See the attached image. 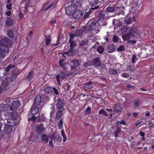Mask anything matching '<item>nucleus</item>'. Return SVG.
Wrapping results in <instances>:
<instances>
[{"label":"nucleus","instance_id":"obj_1","mask_svg":"<svg viewBox=\"0 0 154 154\" xmlns=\"http://www.w3.org/2000/svg\"><path fill=\"white\" fill-rule=\"evenodd\" d=\"M20 105V103L18 100H13L11 105L9 106L8 112L9 115L15 119L18 117V114L17 110V108Z\"/></svg>","mask_w":154,"mask_h":154},{"label":"nucleus","instance_id":"obj_2","mask_svg":"<svg viewBox=\"0 0 154 154\" xmlns=\"http://www.w3.org/2000/svg\"><path fill=\"white\" fill-rule=\"evenodd\" d=\"M6 41L5 43H3V45L0 47V56L2 58L5 57L6 54L5 53H7L8 52L9 49L8 47V42Z\"/></svg>","mask_w":154,"mask_h":154},{"label":"nucleus","instance_id":"obj_3","mask_svg":"<svg viewBox=\"0 0 154 154\" xmlns=\"http://www.w3.org/2000/svg\"><path fill=\"white\" fill-rule=\"evenodd\" d=\"M82 63L81 59H75L73 60L70 63L71 69H74L78 67Z\"/></svg>","mask_w":154,"mask_h":154},{"label":"nucleus","instance_id":"obj_4","mask_svg":"<svg viewBox=\"0 0 154 154\" xmlns=\"http://www.w3.org/2000/svg\"><path fill=\"white\" fill-rule=\"evenodd\" d=\"M84 13L82 11L78 10L75 11L72 14V17L74 19L79 20L82 17Z\"/></svg>","mask_w":154,"mask_h":154},{"label":"nucleus","instance_id":"obj_5","mask_svg":"<svg viewBox=\"0 0 154 154\" xmlns=\"http://www.w3.org/2000/svg\"><path fill=\"white\" fill-rule=\"evenodd\" d=\"M76 9L75 6H74L72 4H71L65 8L66 13L68 15H72L73 13Z\"/></svg>","mask_w":154,"mask_h":154},{"label":"nucleus","instance_id":"obj_6","mask_svg":"<svg viewBox=\"0 0 154 154\" xmlns=\"http://www.w3.org/2000/svg\"><path fill=\"white\" fill-rule=\"evenodd\" d=\"M98 20H93L91 23L89 25L94 30L93 32L94 34H96L98 33L99 31V29H98L97 26V24L98 23Z\"/></svg>","mask_w":154,"mask_h":154},{"label":"nucleus","instance_id":"obj_7","mask_svg":"<svg viewBox=\"0 0 154 154\" xmlns=\"http://www.w3.org/2000/svg\"><path fill=\"white\" fill-rule=\"evenodd\" d=\"M138 33L137 29L135 27H132L129 31V34L132 37H135L137 36Z\"/></svg>","mask_w":154,"mask_h":154},{"label":"nucleus","instance_id":"obj_8","mask_svg":"<svg viewBox=\"0 0 154 154\" xmlns=\"http://www.w3.org/2000/svg\"><path fill=\"white\" fill-rule=\"evenodd\" d=\"M8 116L9 117V118L7 120L8 125H9L13 127H14L16 125V124L15 123L14 120H16L17 117L16 119L14 118L11 116L9 115V114Z\"/></svg>","mask_w":154,"mask_h":154},{"label":"nucleus","instance_id":"obj_9","mask_svg":"<svg viewBox=\"0 0 154 154\" xmlns=\"http://www.w3.org/2000/svg\"><path fill=\"white\" fill-rule=\"evenodd\" d=\"M131 15V14H128L127 15L126 18L125 20V23L127 24H129L132 21L134 20V16H132L131 17L130 16Z\"/></svg>","mask_w":154,"mask_h":154},{"label":"nucleus","instance_id":"obj_10","mask_svg":"<svg viewBox=\"0 0 154 154\" xmlns=\"http://www.w3.org/2000/svg\"><path fill=\"white\" fill-rule=\"evenodd\" d=\"M57 108L58 109L61 110H64L63 106L65 105L63 101L60 98H58L57 101L56 103Z\"/></svg>","mask_w":154,"mask_h":154},{"label":"nucleus","instance_id":"obj_11","mask_svg":"<svg viewBox=\"0 0 154 154\" xmlns=\"http://www.w3.org/2000/svg\"><path fill=\"white\" fill-rule=\"evenodd\" d=\"M88 40H82L80 43V46L85 49L88 48Z\"/></svg>","mask_w":154,"mask_h":154},{"label":"nucleus","instance_id":"obj_12","mask_svg":"<svg viewBox=\"0 0 154 154\" xmlns=\"http://www.w3.org/2000/svg\"><path fill=\"white\" fill-rule=\"evenodd\" d=\"M100 59L99 57H97L94 59L92 62L93 65L95 67L100 66L101 64Z\"/></svg>","mask_w":154,"mask_h":154},{"label":"nucleus","instance_id":"obj_13","mask_svg":"<svg viewBox=\"0 0 154 154\" xmlns=\"http://www.w3.org/2000/svg\"><path fill=\"white\" fill-rule=\"evenodd\" d=\"M90 25L89 26H86L83 29L85 33H88L91 32L92 33H94L93 32L94 30Z\"/></svg>","mask_w":154,"mask_h":154},{"label":"nucleus","instance_id":"obj_14","mask_svg":"<svg viewBox=\"0 0 154 154\" xmlns=\"http://www.w3.org/2000/svg\"><path fill=\"white\" fill-rule=\"evenodd\" d=\"M37 106L34 105L32 106L31 108V113L32 114L34 115L37 114L38 112V107Z\"/></svg>","mask_w":154,"mask_h":154},{"label":"nucleus","instance_id":"obj_15","mask_svg":"<svg viewBox=\"0 0 154 154\" xmlns=\"http://www.w3.org/2000/svg\"><path fill=\"white\" fill-rule=\"evenodd\" d=\"M91 6H94L97 5L103 2V0H88Z\"/></svg>","mask_w":154,"mask_h":154},{"label":"nucleus","instance_id":"obj_16","mask_svg":"<svg viewBox=\"0 0 154 154\" xmlns=\"http://www.w3.org/2000/svg\"><path fill=\"white\" fill-rule=\"evenodd\" d=\"M65 60L63 59H60L59 62V64L60 66L63 68L64 70H66V63L64 62Z\"/></svg>","mask_w":154,"mask_h":154},{"label":"nucleus","instance_id":"obj_17","mask_svg":"<svg viewBox=\"0 0 154 154\" xmlns=\"http://www.w3.org/2000/svg\"><path fill=\"white\" fill-rule=\"evenodd\" d=\"M53 88L50 86L47 87L45 89V91L46 93L50 95H54V93L53 92Z\"/></svg>","mask_w":154,"mask_h":154},{"label":"nucleus","instance_id":"obj_18","mask_svg":"<svg viewBox=\"0 0 154 154\" xmlns=\"http://www.w3.org/2000/svg\"><path fill=\"white\" fill-rule=\"evenodd\" d=\"M122 110V107L119 104H116L114 106V110L115 113L117 114H119Z\"/></svg>","mask_w":154,"mask_h":154},{"label":"nucleus","instance_id":"obj_19","mask_svg":"<svg viewBox=\"0 0 154 154\" xmlns=\"http://www.w3.org/2000/svg\"><path fill=\"white\" fill-rule=\"evenodd\" d=\"M12 127L9 125H5L4 129V131L8 134H11L12 132Z\"/></svg>","mask_w":154,"mask_h":154},{"label":"nucleus","instance_id":"obj_20","mask_svg":"<svg viewBox=\"0 0 154 154\" xmlns=\"http://www.w3.org/2000/svg\"><path fill=\"white\" fill-rule=\"evenodd\" d=\"M41 97H35L34 99V105L39 106L41 102Z\"/></svg>","mask_w":154,"mask_h":154},{"label":"nucleus","instance_id":"obj_21","mask_svg":"<svg viewBox=\"0 0 154 154\" xmlns=\"http://www.w3.org/2000/svg\"><path fill=\"white\" fill-rule=\"evenodd\" d=\"M35 128L36 131L38 132H42L45 131L42 124L38 125Z\"/></svg>","mask_w":154,"mask_h":154},{"label":"nucleus","instance_id":"obj_22","mask_svg":"<svg viewBox=\"0 0 154 154\" xmlns=\"http://www.w3.org/2000/svg\"><path fill=\"white\" fill-rule=\"evenodd\" d=\"M75 33L76 37L79 38H81L83 35V31L81 29H77L75 31Z\"/></svg>","mask_w":154,"mask_h":154},{"label":"nucleus","instance_id":"obj_23","mask_svg":"<svg viewBox=\"0 0 154 154\" xmlns=\"http://www.w3.org/2000/svg\"><path fill=\"white\" fill-rule=\"evenodd\" d=\"M93 87V82H87L84 84L83 85L84 88L91 89Z\"/></svg>","mask_w":154,"mask_h":154},{"label":"nucleus","instance_id":"obj_24","mask_svg":"<svg viewBox=\"0 0 154 154\" xmlns=\"http://www.w3.org/2000/svg\"><path fill=\"white\" fill-rule=\"evenodd\" d=\"M21 72L22 71L21 70L16 68L12 71L11 73L12 75L15 76V77H16L17 75L20 74Z\"/></svg>","mask_w":154,"mask_h":154},{"label":"nucleus","instance_id":"obj_25","mask_svg":"<svg viewBox=\"0 0 154 154\" xmlns=\"http://www.w3.org/2000/svg\"><path fill=\"white\" fill-rule=\"evenodd\" d=\"M63 110L60 109L58 110L56 115L55 118L56 120L59 119L60 118L62 115V111Z\"/></svg>","mask_w":154,"mask_h":154},{"label":"nucleus","instance_id":"obj_26","mask_svg":"<svg viewBox=\"0 0 154 154\" xmlns=\"http://www.w3.org/2000/svg\"><path fill=\"white\" fill-rule=\"evenodd\" d=\"M7 109V105L3 103L0 104V116H1V112L4 111Z\"/></svg>","mask_w":154,"mask_h":154},{"label":"nucleus","instance_id":"obj_27","mask_svg":"<svg viewBox=\"0 0 154 154\" xmlns=\"http://www.w3.org/2000/svg\"><path fill=\"white\" fill-rule=\"evenodd\" d=\"M45 44L46 45L48 46L50 45L51 43V38L50 35L45 36Z\"/></svg>","mask_w":154,"mask_h":154},{"label":"nucleus","instance_id":"obj_28","mask_svg":"<svg viewBox=\"0 0 154 154\" xmlns=\"http://www.w3.org/2000/svg\"><path fill=\"white\" fill-rule=\"evenodd\" d=\"M2 86L6 88L8 85V79L4 78L2 81Z\"/></svg>","mask_w":154,"mask_h":154},{"label":"nucleus","instance_id":"obj_29","mask_svg":"<svg viewBox=\"0 0 154 154\" xmlns=\"http://www.w3.org/2000/svg\"><path fill=\"white\" fill-rule=\"evenodd\" d=\"M42 141L44 142L45 143H47L48 142V136L45 134H43L41 138Z\"/></svg>","mask_w":154,"mask_h":154},{"label":"nucleus","instance_id":"obj_30","mask_svg":"<svg viewBox=\"0 0 154 154\" xmlns=\"http://www.w3.org/2000/svg\"><path fill=\"white\" fill-rule=\"evenodd\" d=\"M130 36L129 34L128 33H127L123 35L122 38L124 41H127L128 42V40H129L130 38Z\"/></svg>","mask_w":154,"mask_h":154},{"label":"nucleus","instance_id":"obj_31","mask_svg":"<svg viewBox=\"0 0 154 154\" xmlns=\"http://www.w3.org/2000/svg\"><path fill=\"white\" fill-rule=\"evenodd\" d=\"M115 48L114 46L112 45H111L109 46L107 48V52L108 53H111L115 51Z\"/></svg>","mask_w":154,"mask_h":154},{"label":"nucleus","instance_id":"obj_32","mask_svg":"<svg viewBox=\"0 0 154 154\" xmlns=\"http://www.w3.org/2000/svg\"><path fill=\"white\" fill-rule=\"evenodd\" d=\"M81 4V2L80 0H76L74 4H72V5L74 6H75V8L76 9L77 8L80 7Z\"/></svg>","mask_w":154,"mask_h":154},{"label":"nucleus","instance_id":"obj_33","mask_svg":"<svg viewBox=\"0 0 154 154\" xmlns=\"http://www.w3.org/2000/svg\"><path fill=\"white\" fill-rule=\"evenodd\" d=\"M8 36L10 39L12 38L14 36V34L13 31L11 30H9L7 32Z\"/></svg>","mask_w":154,"mask_h":154},{"label":"nucleus","instance_id":"obj_34","mask_svg":"<svg viewBox=\"0 0 154 154\" xmlns=\"http://www.w3.org/2000/svg\"><path fill=\"white\" fill-rule=\"evenodd\" d=\"M109 73L111 75L117 74L118 73V71L116 69H110L109 70Z\"/></svg>","mask_w":154,"mask_h":154},{"label":"nucleus","instance_id":"obj_35","mask_svg":"<svg viewBox=\"0 0 154 154\" xmlns=\"http://www.w3.org/2000/svg\"><path fill=\"white\" fill-rule=\"evenodd\" d=\"M6 23L7 26H11L13 25V21L10 18H8L6 20Z\"/></svg>","mask_w":154,"mask_h":154},{"label":"nucleus","instance_id":"obj_36","mask_svg":"<svg viewBox=\"0 0 154 154\" xmlns=\"http://www.w3.org/2000/svg\"><path fill=\"white\" fill-rule=\"evenodd\" d=\"M104 50V48L101 46H99L97 48V51L99 54L103 53Z\"/></svg>","mask_w":154,"mask_h":154},{"label":"nucleus","instance_id":"obj_37","mask_svg":"<svg viewBox=\"0 0 154 154\" xmlns=\"http://www.w3.org/2000/svg\"><path fill=\"white\" fill-rule=\"evenodd\" d=\"M33 76V71H32L29 72L28 76L26 77V79L28 80H31Z\"/></svg>","mask_w":154,"mask_h":154},{"label":"nucleus","instance_id":"obj_38","mask_svg":"<svg viewBox=\"0 0 154 154\" xmlns=\"http://www.w3.org/2000/svg\"><path fill=\"white\" fill-rule=\"evenodd\" d=\"M106 12L108 13L113 12L115 11V8L112 7H107L106 9Z\"/></svg>","mask_w":154,"mask_h":154},{"label":"nucleus","instance_id":"obj_39","mask_svg":"<svg viewBox=\"0 0 154 154\" xmlns=\"http://www.w3.org/2000/svg\"><path fill=\"white\" fill-rule=\"evenodd\" d=\"M105 14L102 11L99 12L98 14V19L101 20L102 19H104Z\"/></svg>","mask_w":154,"mask_h":154},{"label":"nucleus","instance_id":"obj_40","mask_svg":"<svg viewBox=\"0 0 154 154\" xmlns=\"http://www.w3.org/2000/svg\"><path fill=\"white\" fill-rule=\"evenodd\" d=\"M15 65H12L11 64L8 65L5 68V71L6 72H8L11 69L14 68Z\"/></svg>","mask_w":154,"mask_h":154},{"label":"nucleus","instance_id":"obj_41","mask_svg":"<svg viewBox=\"0 0 154 154\" xmlns=\"http://www.w3.org/2000/svg\"><path fill=\"white\" fill-rule=\"evenodd\" d=\"M57 125L59 129H60L62 128L63 125V122L62 118L60 121L58 122Z\"/></svg>","mask_w":154,"mask_h":154},{"label":"nucleus","instance_id":"obj_42","mask_svg":"<svg viewBox=\"0 0 154 154\" xmlns=\"http://www.w3.org/2000/svg\"><path fill=\"white\" fill-rule=\"evenodd\" d=\"M70 44V47L72 48H74L76 45V42L74 41H69Z\"/></svg>","mask_w":154,"mask_h":154},{"label":"nucleus","instance_id":"obj_43","mask_svg":"<svg viewBox=\"0 0 154 154\" xmlns=\"http://www.w3.org/2000/svg\"><path fill=\"white\" fill-rule=\"evenodd\" d=\"M121 131V128H117L116 131L114 133V136L115 137H117L118 136L119 133Z\"/></svg>","mask_w":154,"mask_h":154},{"label":"nucleus","instance_id":"obj_44","mask_svg":"<svg viewBox=\"0 0 154 154\" xmlns=\"http://www.w3.org/2000/svg\"><path fill=\"white\" fill-rule=\"evenodd\" d=\"M56 81L58 82V84L59 85H61V83L60 82V74H57L56 75Z\"/></svg>","mask_w":154,"mask_h":154},{"label":"nucleus","instance_id":"obj_45","mask_svg":"<svg viewBox=\"0 0 154 154\" xmlns=\"http://www.w3.org/2000/svg\"><path fill=\"white\" fill-rule=\"evenodd\" d=\"M74 48H70L69 50L67 52V54L69 55H72L75 53L74 51L73 50Z\"/></svg>","mask_w":154,"mask_h":154},{"label":"nucleus","instance_id":"obj_46","mask_svg":"<svg viewBox=\"0 0 154 154\" xmlns=\"http://www.w3.org/2000/svg\"><path fill=\"white\" fill-rule=\"evenodd\" d=\"M69 36L70 38L69 41H73V38H74L75 37H76L75 33L73 34L71 33H70L69 35Z\"/></svg>","mask_w":154,"mask_h":154},{"label":"nucleus","instance_id":"obj_47","mask_svg":"<svg viewBox=\"0 0 154 154\" xmlns=\"http://www.w3.org/2000/svg\"><path fill=\"white\" fill-rule=\"evenodd\" d=\"M61 134L62 135L63 137V141L64 142H65L67 140V138H66V136L65 135V134L64 133V131L62 129L61 130Z\"/></svg>","mask_w":154,"mask_h":154},{"label":"nucleus","instance_id":"obj_48","mask_svg":"<svg viewBox=\"0 0 154 154\" xmlns=\"http://www.w3.org/2000/svg\"><path fill=\"white\" fill-rule=\"evenodd\" d=\"M132 63L133 64L134 63L136 62V60H137V59L136 57V55L134 54L133 55L131 58Z\"/></svg>","mask_w":154,"mask_h":154},{"label":"nucleus","instance_id":"obj_49","mask_svg":"<svg viewBox=\"0 0 154 154\" xmlns=\"http://www.w3.org/2000/svg\"><path fill=\"white\" fill-rule=\"evenodd\" d=\"M99 114H102L103 116H107L108 115L107 114L106 112L103 109H101L99 112Z\"/></svg>","mask_w":154,"mask_h":154},{"label":"nucleus","instance_id":"obj_50","mask_svg":"<svg viewBox=\"0 0 154 154\" xmlns=\"http://www.w3.org/2000/svg\"><path fill=\"white\" fill-rule=\"evenodd\" d=\"M54 4V3L53 2H52L50 5H48V6L46 7L45 9H44V11L45 12L46 11L48 10L51 7H52Z\"/></svg>","mask_w":154,"mask_h":154},{"label":"nucleus","instance_id":"obj_51","mask_svg":"<svg viewBox=\"0 0 154 154\" xmlns=\"http://www.w3.org/2000/svg\"><path fill=\"white\" fill-rule=\"evenodd\" d=\"M28 120L29 121L31 120L32 121V122H34L35 121H37V117H34V116H32L31 118H28Z\"/></svg>","mask_w":154,"mask_h":154},{"label":"nucleus","instance_id":"obj_52","mask_svg":"<svg viewBox=\"0 0 154 154\" xmlns=\"http://www.w3.org/2000/svg\"><path fill=\"white\" fill-rule=\"evenodd\" d=\"M98 24H99L100 26H106L107 25V23L105 22H102L100 20L99 21H98Z\"/></svg>","mask_w":154,"mask_h":154},{"label":"nucleus","instance_id":"obj_53","mask_svg":"<svg viewBox=\"0 0 154 154\" xmlns=\"http://www.w3.org/2000/svg\"><path fill=\"white\" fill-rule=\"evenodd\" d=\"M137 42L136 40H128V43L129 45H134Z\"/></svg>","mask_w":154,"mask_h":154},{"label":"nucleus","instance_id":"obj_54","mask_svg":"<svg viewBox=\"0 0 154 154\" xmlns=\"http://www.w3.org/2000/svg\"><path fill=\"white\" fill-rule=\"evenodd\" d=\"M124 47L123 45L120 46L117 49V51H122L124 50Z\"/></svg>","mask_w":154,"mask_h":154},{"label":"nucleus","instance_id":"obj_55","mask_svg":"<svg viewBox=\"0 0 154 154\" xmlns=\"http://www.w3.org/2000/svg\"><path fill=\"white\" fill-rule=\"evenodd\" d=\"M127 69L128 70L130 71L131 72H133L134 70V67L133 66H131L130 65L127 66Z\"/></svg>","mask_w":154,"mask_h":154},{"label":"nucleus","instance_id":"obj_56","mask_svg":"<svg viewBox=\"0 0 154 154\" xmlns=\"http://www.w3.org/2000/svg\"><path fill=\"white\" fill-rule=\"evenodd\" d=\"M69 76V74L65 73L64 74L61 75V79L62 80H63L68 77Z\"/></svg>","mask_w":154,"mask_h":154},{"label":"nucleus","instance_id":"obj_57","mask_svg":"<svg viewBox=\"0 0 154 154\" xmlns=\"http://www.w3.org/2000/svg\"><path fill=\"white\" fill-rule=\"evenodd\" d=\"M49 4V2H47L44 3L43 5V8H42V11H44V9H45L46 8V7L48 6Z\"/></svg>","mask_w":154,"mask_h":154},{"label":"nucleus","instance_id":"obj_58","mask_svg":"<svg viewBox=\"0 0 154 154\" xmlns=\"http://www.w3.org/2000/svg\"><path fill=\"white\" fill-rule=\"evenodd\" d=\"M39 134H38V135L36 134L34 136V137L33 138V141L34 142H37L38 140L39 139L38 135Z\"/></svg>","mask_w":154,"mask_h":154},{"label":"nucleus","instance_id":"obj_59","mask_svg":"<svg viewBox=\"0 0 154 154\" xmlns=\"http://www.w3.org/2000/svg\"><path fill=\"white\" fill-rule=\"evenodd\" d=\"M99 8V6H95V8H91L90 10L88 12H87L90 15L91 13L92 12V10H94L95 9H97L98 8Z\"/></svg>","mask_w":154,"mask_h":154},{"label":"nucleus","instance_id":"obj_60","mask_svg":"<svg viewBox=\"0 0 154 154\" xmlns=\"http://www.w3.org/2000/svg\"><path fill=\"white\" fill-rule=\"evenodd\" d=\"M91 109L90 107L87 108L85 111V113L86 114H89L91 112Z\"/></svg>","mask_w":154,"mask_h":154},{"label":"nucleus","instance_id":"obj_61","mask_svg":"<svg viewBox=\"0 0 154 154\" xmlns=\"http://www.w3.org/2000/svg\"><path fill=\"white\" fill-rule=\"evenodd\" d=\"M53 92L54 94L57 95L58 94V92L57 89L55 88H53Z\"/></svg>","mask_w":154,"mask_h":154},{"label":"nucleus","instance_id":"obj_62","mask_svg":"<svg viewBox=\"0 0 154 154\" xmlns=\"http://www.w3.org/2000/svg\"><path fill=\"white\" fill-rule=\"evenodd\" d=\"M57 134H57L56 133H54L53 134V136L52 137H51V138L54 140H56V138L57 137Z\"/></svg>","mask_w":154,"mask_h":154},{"label":"nucleus","instance_id":"obj_63","mask_svg":"<svg viewBox=\"0 0 154 154\" xmlns=\"http://www.w3.org/2000/svg\"><path fill=\"white\" fill-rule=\"evenodd\" d=\"M113 41L115 42H117L118 41V38L116 35H114L112 38Z\"/></svg>","mask_w":154,"mask_h":154},{"label":"nucleus","instance_id":"obj_64","mask_svg":"<svg viewBox=\"0 0 154 154\" xmlns=\"http://www.w3.org/2000/svg\"><path fill=\"white\" fill-rule=\"evenodd\" d=\"M36 117L37 121V122H41L44 119V118L42 117H41L40 116H38V117Z\"/></svg>","mask_w":154,"mask_h":154}]
</instances>
